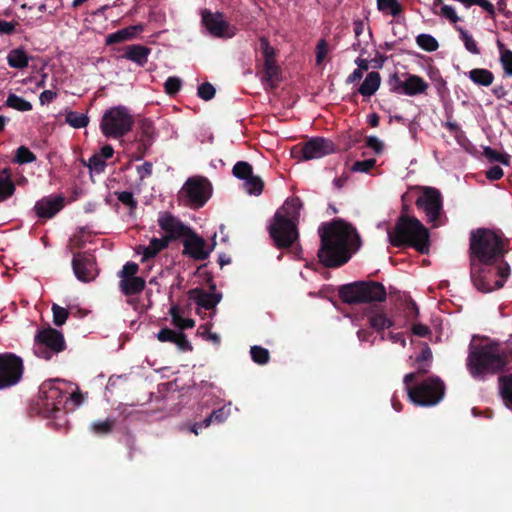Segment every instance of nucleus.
Segmentation results:
<instances>
[{"label": "nucleus", "instance_id": "39", "mask_svg": "<svg viewBox=\"0 0 512 512\" xmlns=\"http://www.w3.org/2000/svg\"><path fill=\"white\" fill-rule=\"evenodd\" d=\"M416 43L421 49L428 52H433L439 47L437 40L430 34H419L416 37Z\"/></svg>", "mask_w": 512, "mask_h": 512}, {"label": "nucleus", "instance_id": "32", "mask_svg": "<svg viewBox=\"0 0 512 512\" xmlns=\"http://www.w3.org/2000/svg\"><path fill=\"white\" fill-rule=\"evenodd\" d=\"M65 121L71 127L79 129L88 125L89 118L85 113L69 110L65 112Z\"/></svg>", "mask_w": 512, "mask_h": 512}, {"label": "nucleus", "instance_id": "1", "mask_svg": "<svg viewBox=\"0 0 512 512\" xmlns=\"http://www.w3.org/2000/svg\"><path fill=\"white\" fill-rule=\"evenodd\" d=\"M471 278L481 292L501 288L510 274L507 263L499 261L502 241L493 231L478 229L471 235Z\"/></svg>", "mask_w": 512, "mask_h": 512}, {"label": "nucleus", "instance_id": "42", "mask_svg": "<svg viewBox=\"0 0 512 512\" xmlns=\"http://www.w3.org/2000/svg\"><path fill=\"white\" fill-rule=\"evenodd\" d=\"M233 174L235 177L245 180L252 176V166L244 161L237 162L233 167Z\"/></svg>", "mask_w": 512, "mask_h": 512}, {"label": "nucleus", "instance_id": "18", "mask_svg": "<svg viewBox=\"0 0 512 512\" xmlns=\"http://www.w3.org/2000/svg\"><path fill=\"white\" fill-rule=\"evenodd\" d=\"M354 42L352 48L354 51L365 55L370 45L373 43V35L367 19H355L353 21Z\"/></svg>", "mask_w": 512, "mask_h": 512}, {"label": "nucleus", "instance_id": "21", "mask_svg": "<svg viewBox=\"0 0 512 512\" xmlns=\"http://www.w3.org/2000/svg\"><path fill=\"white\" fill-rule=\"evenodd\" d=\"M158 225L166 233L164 238H167L168 241L182 237L189 231L188 227L168 212L159 214Z\"/></svg>", "mask_w": 512, "mask_h": 512}, {"label": "nucleus", "instance_id": "45", "mask_svg": "<svg viewBox=\"0 0 512 512\" xmlns=\"http://www.w3.org/2000/svg\"><path fill=\"white\" fill-rule=\"evenodd\" d=\"M113 421L110 419L96 421L91 424V430L93 433L98 435H104L111 431Z\"/></svg>", "mask_w": 512, "mask_h": 512}, {"label": "nucleus", "instance_id": "11", "mask_svg": "<svg viewBox=\"0 0 512 512\" xmlns=\"http://www.w3.org/2000/svg\"><path fill=\"white\" fill-rule=\"evenodd\" d=\"M23 374L22 359L14 354L0 355V389L17 384Z\"/></svg>", "mask_w": 512, "mask_h": 512}, {"label": "nucleus", "instance_id": "28", "mask_svg": "<svg viewBox=\"0 0 512 512\" xmlns=\"http://www.w3.org/2000/svg\"><path fill=\"white\" fill-rule=\"evenodd\" d=\"M30 56L23 48H16L9 51L7 55V62L11 68L24 69L28 66Z\"/></svg>", "mask_w": 512, "mask_h": 512}, {"label": "nucleus", "instance_id": "62", "mask_svg": "<svg viewBox=\"0 0 512 512\" xmlns=\"http://www.w3.org/2000/svg\"><path fill=\"white\" fill-rule=\"evenodd\" d=\"M503 176V170L499 166H493L486 172V177L489 180H498Z\"/></svg>", "mask_w": 512, "mask_h": 512}, {"label": "nucleus", "instance_id": "59", "mask_svg": "<svg viewBox=\"0 0 512 512\" xmlns=\"http://www.w3.org/2000/svg\"><path fill=\"white\" fill-rule=\"evenodd\" d=\"M174 344L181 350V351H191L192 346L190 342L187 340L185 335L181 332H179L175 338Z\"/></svg>", "mask_w": 512, "mask_h": 512}, {"label": "nucleus", "instance_id": "49", "mask_svg": "<svg viewBox=\"0 0 512 512\" xmlns=\"http://www.w3.org/2000/svg\"><path fill=\"white\" fill-rule=\"evenodd\" d=\"M485 156L491 161H497L503 165H509L510 157L505 153H499L491 148H487L485 150Z\"/></svg>", "mask_w": 512, "mask_h": 512}, {"label": "nucleus", "instance_id": "8", "mask_svg": "<svg viewBox=\"0 0 512 512\" xmlns=\"http://www.w3.org/2000/svg\"><path fill=\"white\" fill-rule=\"evenodd\" d=\"M133 125V118L124 107H113L102 117L100 128L108 138H120L128 133Z\"/></svg>", "mask_w": 512, "mask_h": 512}, {"label": "nucleus", "instance_id": "25", "mask_svg": "<svg viewBox=\"0 0 512 512\" xmlns=\"http://www.w3.org/2000/svg\"><path fill=\"white\" fill-rule=\"evenodd\" d=\"M167 238H152L147 246H139L136 252L142 255V261L155 257L160 251L168 245Z\"/></svg>", "mask_w": 512, "mask_h": 512}, {"label": "nucleus", "instance_id": "37", "mask_svg": "<svg viewBox=\"0 0 512 512\" xmlns=\"http://www.w3.org/2000/svg\"><path fill=\"white\" fill-rule=\"evenodd\" d=\"M500 392L507 407H512V375L500 378Z\"/></svg>", "mask_w": 512, "mask_h": 512}, {"label": "nucleus", "instance_id": "3", "mask_svg": "<svg viewBox=\"0 0 512 512\" xmlns=\"http://www.w3.org/2000/svg\"><path fill=\"white\" fill-rule=\"evenodd\" d=\"M301 202L291 198L277 210L274 221L269 227L271 238L279 248L291 246L298 238L297 224L300 217Z\"/></svg>", "mask_w": 512, "mask_h": 512}, {"label": "nucleus", "instance_id": "64", "mask_svg": "<svg viewBox=\"0 0 512 512\" xmlns=\"http://www.w3.org/2000/svg\"><path fill=\"white\" fill-rule=\"evenodd\" d=\"M412 332L419 337H426L430 334L429 328L423 324H414L412 327Z\"/></svg>", "mask_w": 512, "mask_h": 512}, {"label": "nucleus", "instance_id": "38", "mask_svg": "<svg viewBox=\"0 0 512 512\" xmlns=\"http://www.w3.org/2000/svg\"><path fill=\"white\" fill-rule=\"evenodd\" d=\"M370 325L377 331L384 330L392 326V321L383 313L376 312L369 317Z\"/></svg>", "mask_w": 512, "mask_h": 512}, {"label": "nucleus", "instance_id": "53", "mask_svg": "<svg viewBox=\"0 0 512 512\" xmlns=\"http://www.w3.org/2000/svg\"><path fill=\"white\" fill-rule=\"evenodd\" d=\"M117 198L122 204L128 206L132 210L135 209L137 206V201L134 199L133 194L131 192H119L117 193Z\"/></svg>", "mask_w": 512, "mask_h": 512}, {"label": "nucleus", "instance_id": "33", "mask_svg": "<svg viewBox=\"0 0 512 512\" xmlns=\"http://www.w3.org/2000/svg\"><path fill=\"white\" fill-rule=\"evenodd\" d=\"M497 47L500 54V63L507 76L512 77V51L505 48L504 44L498 40Z\"/></svg>", "mask_w": 512, "mask_h": 512}, {"label": "nucleus", "instance_id": "7", "mask_svg": "<svg viewBox=\"0 0 512 512\" xmlns=\"http://www.w3.org/2000/svg\"><path fill=\"white\" fill-rule=\"evenodd\" d=\"M340 295L347 303L381 302L386 298V291L380 283L360 282L343 287Z\"/></svg>", "mask_w": 512, "mask_h": 512}, {"label": "nucleus", "instance_id": "36", "mask_svg": "<svg viewBox=\"0 0 512 512\" xmlns=\"http://www.w3.org/2000/svg\"><path fill=\"white\" fill-rule=\"evenodd\" d=\"M377 8L381 12L394 17L401 12V5L397 0H377Z\"/></svg>", "mask_w": 512, "mask_h": 512}, {"label": "nucleus", "instance_id": "22", "mask_svg": "<svg viewBox=\"0 0 512 512\" xmlns=\"http://www.w3.org/2000/svg\"><path fill=\"white\" fill-rule=\"evenodd\" d=\"M63 202L60 196L43 198L35 205L36 213L39 217L51 218L63 208Z\"/></svg>", "mask_w": 512, "mask_h": 512}, {"label": "nucleus", "instance_id": "14", "mask_svg": "<svg viewBox=\"0 0 512 512\" xmlns=\"http://www.w3.org/2000/svg\"><path fill=\"white\" fill-rule=\"evenodd\" d=\"M202 22L206 30L217 38H232L236 33L235 28L219 12L203 11Z\"/></svg>", "mask_w": 512, "mask_h": 512}, {"label": "nucleus", "instance_id": "5", "mask_svg": "<svg viewBox=\"0 0 512 512\" xmlns=\"http://www.w3.org/2000/svg\"><path fill=\"white\" fill-rule=\"evenodd\" d=\"M505 364L504 354L497 344L471 348L467 359L468 370L475 378H480L486 373L497 372Z\"/></svg>", "mask_w": 512, "mask_h": 512}, {"label": "nucleus", "instance_id": "55", "mask_svg": "<svg viewBox=\"0 0 512 512\" xmlns=\"http://www.w3.org/2000/svg\"><path fill=\"white\" fill-rule=\"evenodd\" d=\"M164 87L167 94H175L181 87V81L177 77H169L166 80Z\"/></svg>", "mask_w": 512, "mask_h": 512}, {"label": "nucleus", "instance_id": "9", "mask_svg": "<svg viewBox=\"0 0 512 512\" xmlns=\"http://www.w3.org/2000/svg\"><path fill=\"white\" fill-rule=\"evenodd\" d=\"M420 194L416 199V206L423 210L428 222L434 227L442 224V197L441 193L433 187H420Z\"/></svg>", "mask_w": 512, "mask_h": 512}, {"label": "nucleus", "instance_id": "19", "mask_svg": "<svg viewBox=\"0 0 512 512\" xmlns=\"http://www.w3.org/2000/svg\"><path fill=\"white\" fill-rule=\"evenodd\" d=\"M184 253L196 260H205L213 250L214 245L208 246L205 240L191 232L184 235Z\"/></svg>", "mask_w": 512, "mask_h": 512}, {"label": "nucleus", "instance_id": "43", "mask_svg": "<svg viewBox=\"0 0 512 512\" xmlns=\"http://www.w3.org/2000/svg\"><path fill=\"white\" fill-rule=\"evenodd\" d=\"M251 357L258 364H266L269 360V352L260 346H252L250 350Z\"/></svg>", "mask_w": 512, "mask_h": 512}, {"label": "nucleus", "instance_id": "35", "mask_svg": "<svg viewBox=\"0 0 512 512\" xmlns=\"http://www.w3.org/2000/svg\"><path fill=\"white\" fill-rule=\"evenodd\" d=\"M6 105L21 112L30 111L32 109V104L29 101L15 94L8 95Z\"/></svg>", "mask_w": 512, "mask_h": 512}, {"label": "nucleus", "instance_id": "12", "mask_svg": "<svg viewBox=\"0 0 512 512\" xmlns=\"http://www.w3.org/2000/svg\"><path fill=\"white\" fill-rule=\"evenodd\" d=\"M389 84L393 92L407 96L423 94L429 87V84L423 78L409 73L403 74V79H400L397 74L392 75Z\"/></svg>", "mask_w": 512, "mask_h": 512}, {"label": "nucleus", "instance_id": "47", "mask_svg": "<svg viewBox=\"0 0 512 512\" xmlns=\"http://www.w3.org/2000/svg\"><path fill=\"white\" fill-rule=\"evenodd\" d=\"M35 160V155L28 148L21 146L17 149L16 162L24 164L34 162Z\"/></svg>", "mask_w": 512, "mask_h": 512}, {"label": "nucleus", "instance_id": "30", "mask_svg": "<svg viewBox=\"0 0 512 512\" xmlns=\"http://www.w3.org/2000/svg\"><path fill=\"white\" fill-rule=\"evenodd\" d=\"M15 187L8 169L0 170V201H3L14 193Z\"/></svg>", "mask_w": 512, "mask_h": 512}, {"label": "nucleus", "instance_id": "46", "mask_svg": "<svg viewBox=\"0 0 512 512\" xmlns=\"http://www.w3.org/2000/svg\"><path fill=\"white\" fill-rule=\"evenodd\" d=\"M52 312H53V322L56 326L63 325L68 318L67 309H65L57 304H53Z\"/></svg>", "mask_w": 512, "mask_h": 512}, {"label": "nucleus", "instance_id": "34", "mask_svg": "<svg viewBox=\"0 0 512 512\" xmlns=\"http://www.w3.org/2000/svg\"><path fill=\"white\" fill-rule=\"evenodd\" d=\"M264 74L266 82L273 87L280 80V68L275 60L264 62Z\"/></svg>", "mask_w": 512, "mask_h": 512}, {"label": "nucleus", "instance_id": "63", "mask_svg": "<svg viewBox=\"0 0 512 512\" xmlns=\"http://www.w3.org/2000/svg\"><path fill=\"white\" fill-rule=\"evenodd\" d=\"M474 5L480 6L483 10H485L489 15L494 16L495 7L488 0H476Z\"/></svg>", "mask_w": 512, "mask_h": 512}, {"label": "nucleus", "instance_id": "17", "mask_svg": "<svg viewBox=\"0 0 512 512\" xmlns=\"http://www.w3.org/2000/svg\"><path fill=\"white\" fill-rule=\"evenodd\" d=\"M65 383L59 379L48 380L42 383L40 395L45 400L48 409L58 410L63 402Z\"/></svg>", "mask_w": 512, "mask_h": 512}, {"label": "nucleus", "instance_id": "26", "mask_svg": "<svg viewBox=\"0 0 512 512\" xmlns=\"http://www.w3.org/2000/svg\"><path fill=\"white\" fill-rule=\"evenodd\" d=\"M151 53V49L140 45V44H134L130 45L126 48V52L124 54V57L134 63H136L138 66H144L148 62V57Z\"/></svg>", "mask_w": 512, "mask_h": 512}, {"label": "nucleus", "instance_id": "6", "mask_svg": "<svg viewBox=\"0 0 512 512\" xmlns=\"http://www.w3.org/2000/svg\"><path fill=\"white\" fill-rule=\"evenodd\" d=\"M414 378V373H409L404 377V383L406 385L409 399L413 403L420 406H431L437 404L442 399L444 387L439 379H427L412 389L409 384Z\"/></svg>", "mask_w": 512, "mask_h": 512}, {"label": "nucleus", "instance_id": "40", "mask_svg": "<svg viewBox=\"0 0 512 512\" xmlns=\"http://www.w3.org/2000/svg\"><path fill=\"white\" fill-rule=\"evenodd\" d=\"M457 30L459 31L460 38L463 41L465 49L473 55H478L480 50L473 36L463 28H457Z\"/></svg>", "mask_w": 512, "mask_h": 512}, {"label": "nucleus", "instance_id": "13", "mask_svg": "<svg viewBox=\"0 0 512 512\" xmlns=\"http://www.w3.org/2000/svg\"><path fill=\"white\" fill-rule=\"evenodd\" d=\"M181 194L188 199L190 205L201 207L211 196V185L203 177H193L186 181Z\"/></svg>", "mask_w": 512, "mask_h": 512}, {"label": "nucleus", "instance_id": "60", "mask_svg": "<svg viewBox=\"0 0 512 512\" xmlns=\"http://www.w3.org/2000/svg\"><path fill=\"white\" fill-rule=\"evenodd\" d=\"M366 143L369 148H371L378 154L381 153L383 150V142L375 136L368 137Z\"/></svg>", "mask_w": 512, "mask_h": 512}, {"label": "nucleus", "instance_id": "48", "mask_svg": "<svg viewBox=\"0 0 512 512\" xmlns=\"http://www.w3.org/2000/svg\"><path fill=\"white\" fill-rule=\"evenodd\" d=\"M438 14L449 20L452 24H456L461 20V18L456 13L455 8L450 5H443L440 8Z\"/></svg>", "mask_w": 512, "mask_h": 512}, {"label": "nucleus", "instance_id": "54", "mask_svg": "<svg viewBox=\"0 0 512 512\" xmlns=\"http://www.w3.org/2000/svg\"><path fill=\"white\" fill-rule=\"evenodd\" d=\"M375 159H367L363 161H357L352 166L354 172H367L375 166Z\"/></svg>", "mask_w": 512, "mask_h": 512}, {"label": "nucleus", "instance_id": "15", "mask_svg": "<svg viewBox=\"0 0 512 512\" xmlns=\"http://www.w3.org/2000/svg\"><path fill=\"white\" fill-rule=\"evenodd\" d=\"M138 265L133 262H127L119 272V287L125 295L140 293L145 287V281L136 276Z\"/></svg>", "mask_w": 512, "mask_h": 512}, {"label": "nucleus", "instance_id": "16", "mask_svg": "<svg viewBox=\"0 0 512 512\" xmlns=\"http://www.w3.org/2000/svg\"><path fill=\"white\" fill-rule=\"evenodd\" d=\"M335 151L332 141L324 138H312L301 148H295L293 152H300L302 160H313L329 155Z\"/></svg>", "mask_w": 512, "mask_h": 512}, {"label": "nucleus", "instance_id": "44", "mask_svg": "<svg viewBox=\"0 0 512 512\" xmlns=\"http://www.w3.org/2000/svg\"><path fill=\"white\" fill-rule=\"evenodd\" d=\"M230 414V408L229 407H222L221 409L214 411L209 417H207L203 424L205 427H208L212 421H216L218 423L224 421L228 415Z\"/></svg>", "mask_w": 512, "mask_h": 512}, {"label": "nucleus", "instance_id": "58", "mask_svg": "<svg viewBox=\"0 0 512 512\" xmlns=\"http://www.w3.org/2000/svg\"><path fill=\"white\" fill-rule=\"evenodd\" d=\"M179 332H175L171 329L164 328L157 333V339L161 342H172L174 343L175 338Z\"/></svg>", "mask_w": 512, "mask_h": 512}, {"label": "nucleus", "instance_id": "51", "mask_svg": "<svg viewBox=\"0 0 512 512\" xmlns=\"http://www.w3.org/2000/svg\"><path fill=\"white\" fill-rule=\"evenodd\" d=\"M105 166H106L105 160L102 158L101 155L94 154L93 156L90 157L89 162H88V167L91 170H93L97 173H100L104 170Z\"/></svg>", "mask_w": 512, "mask_h": 512}, {"label": "nucleus", "instance_id": "56", "mask_svg": "<svg viewBox=\"0 0 512 512\" xmlns=\"http://www.w3.org/2000/svg\"><path fill=\"white\" fill-rule=\"evenodd\" d=\"M260 48H261V51H262V54L264 57V62L274 60V56H275L274 48L269 45L267 40L261 39Z\"/></svg>", "mask_w": 512, "mask_h": 512}, {"label": "nucleus", "instance_id": "10", "mask_svg": "<svg viewBox=\"0 0 512 512\" xmlns=\"http://www.w3.org/2000/svg\"><path fill=\"white\" fill-rule=\"evenodd\" d=\"M64 348L65 341L62 333L53 328L43 329L35 336L34 353L39 358L49 360Z\"/></svg>", "mask_w": 512, "mask_h": 512}, {"label": "nucleus", "instance_id": "24", "mask_svg": "<svg viewBox=\"0 0 512 512\" xmlns=\"http://www.w3.org/2000/svg\"><path fill=\"white\" fill-rule=\"evenodd\" d=\"M143 31V26L141 24L130 26L118 30L114 33L109 34L106 37L105 43L107 45H112L115 43H120L124 41L131 40L137 36L140 32Z\"/></svg>", "mask_w": 512, "mask_h": 512}, {"label": "nucleus", "instance_id": "29", "mask_svg": "<svg viewBox=\"0 0 512 512\" xmlns=\"http://www.w3.org/2000/svg\"><path fill=\"white\" fill-rule=\"evenodd\" d=\"M468 76L473 83L480 86H490L494 81L492 72L483 68L472 69Z\"/></svg>", "mask_w": 512, "mask_h": 512}, {"label": "nucleus", "instance_id": "52", "mask_svg": "<svg viewBox=\"0 0 512 512\" xmlns=\"http://www.w3.org/2000/svg\"><path fill=\"white\" fill-rule=\"evenodd\" d=\"M215 95V88L209 84L204 83L198 87V96L205 101L211 100Z\"/></svg>", "mask_w": 512, "mask_h": 512}, {"label": "nucleus", "instance_id": "41", "mask_svg": "<svg viewBox=\"0 0 512 512\" xmlns=\"http://www.w3.org/2000/svg\"><path fill=\"white\" fill-rule=\"evenodd\" d=\"M243 181V185L247 193L251 195L261 194L263 190V181L259 177L252 175Z\"/></svg>", "mask_w": 512, "mask_h": 512}, {"label": "nucleus", "instance_id": "61", "mask_svg": "<svg viewBox=\"0 0 512 512\" xmlns=\"http://www.w3.org/2000/svg\"><path fill=\"white\" fill-rule=\"evenodd\" d=\"M56 98L57 92L52 90H44L39 96V101L41 105H46L54 101Z\"/></svg>", "mask_w": 512, "mask_h": 512}, {"label": "nucleus", "instance_id": "57", "mask_svg": "<svg viewBox=\"0 0 512 512\" xmlns=\"http://www.w3.org/2000/svg\"><path fill=\"white\" fill-rule=\"evenodd\" d=\"M431 359H432V352L428 347H426L422 351L421 355L417 358V362L419 363V369L422 371H426V367L430 363Z\"/></svg>", "mask_w": 512, "mask_h": 512}, {"label": "nucleus", "instance_id": "27", "mask_svg": "<svg viewBox=\"0 0 512 512\" xmlns=\"http://www.w3.org/2000/svg\"><path fill=\"white\" fill-rule=\"evenodd\" d=\"M381 84V76L378 72L372 71L368 73L359 87V93L364 97H371L379 89Z\"/></svg>", "mask_w": 512, "mask_h": 512}, {"label": "nucleus", "instance_id": "50", "mask_svg": "<svg viewBox=\"0 0 512 512\" xmlns=\"http://www.w3.org/2000/svg\"><path fill=\"white\" fill-rule=\"evenodd\" d=\"M329 48L326 40L321 39L316 46V64L321 65L328 55Z\"/></svg>", "mask_w": 512, "mask_h": 512}, {"label": "nucleus", "instance_id": "31", "mask_svg": "<svg viewBox=\"0 0 512 512\" xmlns=\"http://www.w3.org/2000/svg\"><path fill=\"white\" fill-rule=\"evenodd\" d=\"M169 314L171 316L173 325L179 329H188L195 326V321L193 319L182 317L181 311L177 306H172L170 308Z\"/></svg>", "mask_w": 512, "mask_h": 512}, {"label": "nucleus", "instance_id": "23", "mask_svg": "<svg viewBox=\"0 0 512 512\" xmlns=\"http://www.w3.org/2000/svg\"><path fill=\"white\" fill-rule=\"evenodd\" d=\"M189 298L195 301L198 306L209 310L215 308L221 301L222 296L215 292H206L196 288L189 292Z\"/></svg>", "mask_w": 512, "mask_h": 512}, {"label": "nucleus", "instance_id": "4", "mask_svg": "<svg viewBox=\"0 0 512 512\" xmlns=\"http://www.w3.org/2000/svg\"><path fill=\"white\" fill-rule=\"evenodd\" d=\"M387 237L396 247L408 245L421 253H427L429 250V231L414 217H399L394 230H387Z\"/></svg>", "mask_w": 512, "mask_h": 512}, {"label": "nucleus", "instance_id": "2", "mask_svg": "<svg viewBox=\"0 0 512 512\" xmlns=\"http://www.w3.org/2000/svg\"><path fill=\"white\" fill-rule=\"evenodd\" d=\"M318 232L321 238L318 257L327 267L343 265L360 247L356 229L342 220L323 224Z\"/></svg>", "mask_w": 512, "mask_h": 512}, {"label": "nucleus", "instance_id": "20", "mask_svg": "<svg viewBox=\"0 0 512 512\" xmlns=\"http://www.w3.org/2000/svg\"><path fill=\"white\" fill-rule=\"evenodd\" d=\"M74 274L82 282H90L98 275L93 256L87 254H77L73 261Z\"/></svg>", "mask_w": 512, "mask_h": 512}]
</instances>
